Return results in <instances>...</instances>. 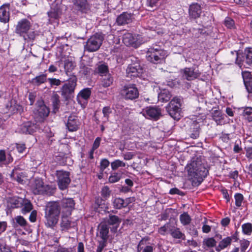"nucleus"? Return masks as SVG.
Returning a JSON list of instances; mask_svg holds the SVG:
<instances>
[{"label": "nucleus", "mask_w": 252, "mask_h": 252, "mask_svg": "<svg viewBox=\"0 0 252 252\" xmlns=\"http://www.w3.org/2000/svg\"><path fill=\"white\" fill-rule=\"evenodd\" d=\"M70 216L62 214L60 222V227L62 231H67L69 229L75 226V222L71 221L68 218Z\"/></svg>", "instance_id": "23"}, {"label": "nucleus", "mask_w": 252, "mask_h": 252, "mask_svg": "<svg viewBox=\"0 0 252 252\" xmlns=\"http://www.w3.org/2000/svg\"><path fill=\"white\" fill-rule=\"evenodd\" d=\"M243 233L247 235H251L252 233V224L251 223H246L242 225Z\"/></svg>", "instance_id": "42"}, {"label": "nucleus", "mask_w": 252, "mask_h": 252, "mask_svg": "<svg viewBox=\"0 0 252 252\" xmlns=\"http://www.w3.org/2000/svg\"><path fill=\"white\" fill-rule=\"evenodd\" d=\"M183 73V77L189 81L197 78L200 75L198 70L194 67H186L181 71Z\"/></svg>", "instance_id": "17"}, {"label": "nucleus", "mask_w": 252, "mask_h": 252, "mask_svg": "<svg viewBox=\"0 0 252 252\" xmlns=\"http://www.w3.org/2000/svg\"><path fill=\"white\" fill-rule=\"evenodd\" d=\"M138 36L133 35L131 33H126L123 36V42L127 46L137 47L139 44L137 38Z\"/></svg>", "instance_id": "18"}, {"label": "nucleus", "mask_w": 252, "mask_h": 252, "mask_svg": "<svg viewBox=\"0 0 252 252\" xmlns=\"http://www.w3.org/2000/svg\"><path fill=\"white\" fill-rule=\"evenodd\" d=\"M104 37L101 33H96L91 36L87 41L85 49L89 52L98 50L101 46Z\"/></svg>", "instance_id": "8"}, {"label": "nucleus", "mask_w": 252, "mask_h": 252, "mask_svg": "<svg viewBox=\"0 0 252 252\" xmlns=\"http://www.w3.org/2000/svg\"><path fill=\"white\" fill-rule=\"evenodd\" d=\"M112 113V110L109 106L104 107L102 109V113L104 117L106 118V120H108L109 115Z\"/></svg>", "instance_id": "58"}, {"label": "nucleus", "mask_w": 252, "mask_h": 252, "mask_svg": "<svg viewBox=\"0 0 252 252\" xmlns=\"http://www.w3.org/2000/svg\"><path fill=\"white\" fill-rule=\"evenodd\" d=\"M246 151V157L249 161L252 160V147H247L245 148Z\"/></svg>", "instance_id": "59"}, {"label": "nucleus", "mask_w": 252, "mask_h": 252, "mask_svg": "<svg viewBox=\"0 0 252 252\" xmlns=\"http://www.w3.org/2000/svg\"><path fill=\"white\" fill-rule=\"evenodd\" d=\"M171 225L169 222L165 223L163 226L159 228L158 232L161 235H165L167 231L170 232Z\"/></svg>", "instance_id": "44"}, {"label": "nucleus", "mask_w": 252, "mask_h": 252, "mask_svg": "<svg viewBox=\"0 0 252 252\" xmlns=\"http://www.w3.org/2000/svg\"><path fill=\"white\" fill-rule=\"evenodd\" d=\"M51 186L45 185L40 179H36L31 185V189L34 194H48L51 192Z\"/></svg>", "instance_id": "10"}, {"label": "nucleus", "mask_w": 252, "mask_h": 252, "mask_svg": "<svg viewBox=\"0 0 252 252\" xmlns=\"http://www.w3.org/2000/svg\"><path fill=\"white\" fill-rule=\"evenodd\" d=\"M9 8L6 5H3L0 7V21L6 23L9 20Z\"/></svg>", "instance_id": "27"}, {"label": "nucleus", "mask_w": 252, "mask_h": 252, "mask_svg": "<svg viewBox=\"0 0 252 252\" xmlns=\"http://www.w3.org/2000/svg\"><path fill=\"white\" fill-rule=\"evenodd\" d=\"M190 18L197 19L200 17L202 13V8L200 5L197 3H193L190 5L189 9Z\"/></svg>", "instance_id": "22"}, {"label": "nucleus", "mask_w": 252, "mask_h": 252, "mask_svg": "<svg viewBox=\"0 0 252 252\" xmlns=\"http://www.w3.org/2000/svg\"><path fill=\"white\" fill-rule=\"evenodd\" d=\"M109 227L106 223H101L97 227L96 238L97 246L95 252H102L106 247L109 238Z\"/></svg>", "instance_id": "4"}, {"label": "nucleus", "mask_w": 252, "mask_h": 252, "mask_svg": "<svg viewBox=\"0 0 252 252\" xmlns=\"http://www.w3.org/2000/svg\"><path fill=\"white\" fill-rule=\"evenodd\" d=\"M243 116L249 122H252V107L245 108L243 111Z\"/></svg>", "instance_id": "38"}, {"label": "nucleus", "mask_w": 252, "mask_h": 252, "mask_svg": "<svg viewBox=\"0 0 252 252\" xmlns=\"http://www.w3.org/2000/svg\"><path fill=\"white\" fill-rule=\"evenodd\" d=\"M111 192V191L108 186H104L101 189V195L106 199L110 197Z\"/></svg>", "instance_id": "49"}, {"label": "nucleus", "mask_w": 252, "mask_h": 252, "mask_svg": "<svg viewBox=\"0 0 252 252\" xmlns=\"http://www.w3.org/2000/svg\"><path fill=\"white\" fill-rule=\"evenodd\" d=\"M181 99L177 97H174L166 107L169 115L174 120H179L181 112Z\"/></svg>", "instance_id": "7"}, {"label": "nucleus", "mask_w": 252, "mask_h": 252, "mask_svg": "<svg viewBox=\"0 0 252 252\" xmlns=\"http://www.w3.org/2000/svg\"><path fill=\"white\" fill-rule=\"evenodd\" d=\"M32 209V205L30 202H25L23 207L22 209V213L25 214L30 212Z\"/></svg>", "instance_id": "52"}, {"label": "nucleus", "mask_w": 252, "mask_h": 252, "mask_svg": "<svg viewBox=\"0 0 252 252\" xmlns=\"http://www.w3.org/2000/svg\"><path fill=\"white\" fill-rule=\"evenodd\" d=\"M189 134L193 139H196L199 135V126L198 123L193 122L191 125Z\"/></svg>", "instance_id": "33"}, {"label": "nucleus", "mask_w": 252, "mask_h": 252, "mask_svg": "<svg viewBox=\"0 0 252 252\" xmlns=\"http://www.w3.org/2000/svg\"><path fill=\"white\" fill-rule=\"evenodd\" d=\"M122 96L126 99L133 100L139 96V91L134 84L125 85L121 91Z\"/></svg>", "instance_id": "12"}, {"label": "nucleus", "mask_w": 252, "mask_h": 252, "mask_svg": "<svg viewBox=\"0 0 252 252\" xmlns=\"http://www.w3.org/2000/svg\"><path fill=\"white\" fill-rule=\"evenodd\" d=\"M212 116L213 120L216 122L218 125H221L224 124L223 116L220 111H214Z\"/></svg>", "instance_id": "35"}, {"label": "nucleus", "mask_w": 252, "mask_h": 252, "mask_svg": "<svg viewBox=\"0 0 252 252\" xmlns=\"http://www.w3.org/2000/svg\"><path fill=\"white\" fill-rule=\"evenodd\" d=\"M100 141H101L100 137L96 138L94 143H93V147H92V149H93V150H94L97 149L100 145Z\"/></svg>", "instance_id": "62"}, {"label": "nucleus", "mask_w": 252, "mask_h": 252, "mask_svg": "<svg viewBox=\"0 0 252 252\" xmlns=\"http://www.w3.org/2000/svg\"><path fill=\"white\" fill-rule=\"evenodd\" d=\"M24 202V200L22 198L17 196L11 197L9 199V203L11 208H18L21 207Z\"/></svg>", "instance_id": "34"}, {"label": "nucleus", "mask_w": 252, "mask_h": 252, "mask_svg": "<svg viewBox=\"0 0 252 252\" xmlns=\"http://www.w3.org/2000/svg\"><path fill=\"white\" fill-rule=\"evenodd\" d=\"M94 72L99 74L101 76H106V75L109 74L108 66L105 63H99L96 64Z\"/></svg>", "instance_id": "28"}, {"label": "nucleus", "mask_w": 252, "mask_h": 252, "mask_svg": "<svg viewBox=\"0 0 252 252\" xmlns=\"http://www.w3.org/2000/svg\"><path fill=\"white\" fill-rule=\"evenodd\" d=\"M56 176L59 189L63 190L66 189L71 181L69 178V172L63 170H58L56 171Z\"/></svg>", "instance_id": "11"}, {"label": "nucleus", "mask_w": 252, "mask_h": 252, "mask_svg": "<svg viewBox=\"0 0 252 252\" xmlns=\"http://www.w3.org/2000/svg\"><path fill=\"white\" fill-rule=\"evenodd\" d=\"M225 26L229 29H232L235 28L234 21L230 17H226L224 21Z\"/></svg>", "instance_id": "48"}, {"label": "nucleus", "mask_w": 252, "mask_h": 252, "mask_svg": "<svg viewBox=\"0 0 252 252\" xmlns=\"http://www.w3.org/2000/svg\"><path fill=\"white\" fill-rule=\"evenodd\" d=\"M16 222L20 226L24 227L27 225V221L21 216H18L14 218Z\"/></svg>", "instance_id": "51"}, {"label": "nucleus", "mask_w": 252, "mask_h": 252, "mask_svg": "<svg viewBox=\"0 0 252 252\" xmlns=\"http://www.w3.org/2000/svg\"><path fill=\"white\" fill-rule=\"evenodd\" d=\"M159 0H147L146 5L150 8H153L157 6Z\"/></svg>", "instance_id": "60"}, {"label": "nucleus", "mask_w": 252, "mask_h": 252, "mask_svg": "<svg viewBox=\"0 0 252 252\" xmlns=\"http://www.w3.org/2000/svg\"><path fill=\"white\" fill-rule=\"evenodd\" d=\"M170 234L175 239H181L183 240L186 239L185 235L180 230V228L173 225H171Z\"/></svg>", "instance_id": "31"}, {"label": "nucleus", "mask_w": 252, "mask_h": 252, "mask_svg": "<svg viewBox=\"0 0 252 252\" xmlns=\"http://www.w3.org/2000/svg\"><path fill=\"white\" fill-rule=\"evenodd\" d=\"M121 222V220L117 216L109 215V218L107 220V222L108 225H113L111 231L113 232H116Z\"/></svg>", "instance_id": "26"}, {"label": "nucleus", "mask_w": 252, "mask_h": 252, "mask_svg": "<svg viewBox=\"0 0 252 252\" xmlns=\"http://www.w3.org/2000/svg\"><path fill=\"white\" fill-rule=\"evenodd\" d=\"M232 54H236V63L240 67L242 65H251L252 64V48H247L244 52L231 51Z\"/></svg>", "instance_id": "6"}, {"label": "nucleus", "mask_w": 252, "mask_h": 252, "mask_svg": "<svg viewBox=\"0 0 252 252\" xmlns=\"http://www.w3.org/2000/svg\"><path fill=\"white\" fill-rule=\"evenodd\" d=\"M105 76V77L104 78L102 81V85L104 87H107L112 84L113 79L110 74H108Z\"/></svg>", "instance_id": "45"}, {"label": "nucleus", "mask_w": 252, "mask_h": 252, "mask_svg": "<svg viewBox=\"0 0 252 252\" xmlns=\"http://www.w3.org/2000/svg\"><path fill=\"white\" fill-rule=\"evenodd\" d=\"M111 165L112 170H115L120 167H125L126 163L119 159H117L112 162Z\"/></svg>", "instance_id": "47"}, {"label": "nucleus", "mask_w": 252, "mask_h": 252, "mask_svg": "<svg viewBox=\"0 0 252 252\" xmlns=\"http://www.w3.org/2000/svg\"><path fill=\"white\" fill-rule=\"evenodd\" d=\"M133 19V13L124 12L117 17L116 23L118 25L122 26L131 23Z\"/></svg>", "instance_id": "19"}, {"label": "nucleus", "mask_w": 252, "mask_h": 252, "mask_svg": "<svg viewBox=\"0 0 252 252\" xmlns=\"http://www.w3.org/2000/svg\"><path fill=\"white\" fill-rule=\"evenodd\" d=\"M49 18V21L50 23L54 21V20L58 19L60 17V13L58 9H51L47 13Z\"/></svg>", "instance_id": "37"}, {"label": "nucleus", "mask_w": 252, "mask_h": 252, "mask_svg": "<svg viewBox=\"0 0 252 252\" xmlns=\"http://www.w3.org/2000/svg\"><path fill=\"white\" fill-rule=\"evenodd\" d=\"M189 176L193 182L196 181L200 184L209 173V169L203 164L201 160L197 158L193 159L186 167Z\"/></svg>", "instance_id": "1"}, {"label": "nucleus", "mask_w": 252, "mask_h": 252, "mask_svg": "<svg viewBox=\"0 0 252 252\" xmlns=\"http://www.w3.org/2000/svg\"><path fill=\"white\" fill-rule=\"evenodd\" d=\"M77 77L75 75H71L67 80V83L64 84L62 89V94L65 97L74 92L76 86Z\"/></svg>", "instance_id": "13"}, {"label": "nucleus", "mask_w": 252, "mask_h": 252, "mask_svg": "<svg viewBox=\"0 0 252 252\" xmlns=\"http://www.w3.org/2000/svg\"><path fill=\"white\" fill-rule=\"evenodd\" d=\"M76 63L74 62L66 59L64 61V68L66 74L71 77V75H74L71 74V72L75 68Z\"/></svg>", "instance_id": "29"}, {"label": "nucleus", "mask_w": 252, "mask_h": 252, "mask_svg": "<svg viewBox=\"0 0 252 252\" xmlns=\"http://www.w3.org/2000/svg\"><path fill=\"white\" fill-rule=\"evenodd\" d=\"M36 126L31 122L28 121L24 123L19 127L18 130L19 132L24 134H32L35 131Z\"/></svg>", "instance_id": "21"}, {"label": "nucleus", "mask_w": 252, "mask_h": 252, "mask_svg": "<svg viewBox=\"0 0 252 252\" xmlns=\"http://www.w3.org/2000/svg\"><path fill=\"white\" fill-rule=\"evenodd\" d=\"M232 242V238L230 237H227L222 239L219 243L218 246L216 247V250L217 252H220L221 250L227 248L230 245Z\"/></svg>", "instance_id": "32"}, {"label": "nucleus", "mask_w": 252, "mask_h": 252, "mask_svg": "<svg viewBox=\"0 0 252 252\" xmlns=\"http://www.w3.org/2000/svg\"><path fill=\"white\" fill-rule=\"evenodd\" d=\"M135 156L133 152H127L123 155L125 160H128L132 159Z\"/></svg>", "instance_id": "64"}, {"label": "nucleus", "mask_w": 252, "mask_h": 252, "mask_svg": "<svg viewBox=\"0 0 252 252\" xmlns=\"http://www.w3.org/2000/svg\"><path fill=\"white\" fill-rule=\"evenodd\" d=\"M80 122L77 117L75 116H70L68 117L66 126L69 131H76L79 128Z\"/></svg>", "instance_id": "24"}, {"label": "nucleus", "mask_w": 252, "mask_h": 252, "mask_svg": "<svg viewBox=\"0 0 252 252\" xmlns=\"http://www.w3.org/2000/svg\"><path fill=\"white\" fill-rule=\"evenodd\" d=\"M180 220L183 225H186L190 222L191 219L187 213H184L180 215Z\"/></svg>", "instance_id": "41"}, {"label": "nucleus", "mask_w": 252, "mask_h": 252, "mask_svg": "<svg viewBox=\"0 0 252 252\" xmlns=\"http://www.w3.org/2000/svg\"><path fill=\"white\" fill-rule=\"evenodd\" d=\"M52 102L53 108V112L56 113L59 110L60 106V96L57 94H54L52 97Z\"/></svg>", "instance_id": "36"}, {"label": "nucleus", "mask_w": 252, "mask_h": 252, "mask_svg": "<svg viewBox=\"0 0 252 252\" xmlns=\"http://www.w3.org/2000/svg\"><path fill=\"white\" fill-rule=\"evenodd\" d=\"M91 94V91L90 88H86L82 90L79 94L80 96H81L84 99H88Z\"/></svg>", "instance_id": "46"}, {"label": "nucleus", "mask_w": 252, "mask_h": 252, "mask_svg": "<svg viewBox=\"0 0 252 252\" xmlns=\"http://www.w3.org/2000/svg\"><path fill=\"white\" fill-rule=\"evenodd\" d=\"M121 178L120 174L118 173H114L112 174L109 178V182L111 183H114L119 181Z\"/></svg>", "instance_id": "55"}, {"label": "nucleus", "mask_w": 252, "mask_h": 252, "mask_svg": "<svg viewBox=\"0 0 252 252\" xmlns=\"http://www.w3.org/2000/svg\"><path fill=\"white\" fill-rule=\"evenodd\" d=\"M171 97L170 93L166 90H164L158 95V98L162 102H167L169 101Z\"/></svg>", "instance_id": "40"}, {"label": "nucleus", "mask_w": 252, "mask_h": 252, "mask_svg": "<svg viewBox=\"0 0 252 252\" xmlns=\"http://www.w3.org/2000/svg\"><path fill=\"white\" fill-rule=\"evenodd\" d=\"M166 57V52L161 48L151 46L146 53L147 60L153 63H161Z\"/></svg>", "instance_id": "5"}, {"label": "nucleus", "mask_w": 252, "mask_h": 252, "mask_svg": "<svg viewBox=\"0 0 252 252\" xmlns=\"http://www.w3.org/2000/svg\"><path fill=\"white\" fill-rule=\"evenodd\" d=\"M234 198L236 206L238 207L241 206L242 203L244 200L243 195L241 193H237L235 194Z\"/></svg>", "instance_id": "50"}, {"label": "nucleus", "mask_w": 252, "mask_h": 252, "mask_svg": "<svg viewBox=\"0 0 252 252\" xmlns=\"http://www.w3.org/2000/svg\"><path fill=\"white\" fill-rule=\"evenodd\" d=\"M114 208L116 209H121L125 208L124 199L121 198H116L113 201Z\"/></svg>", "instance_id": "39"}, {"label": "nucleus", "mask_w": 252, "mask_h": 252, "mask_svg": "<svg viewBox=\"0 0 252 252\" xmlns=\"http://www.w3.org/2000/svg\"><path fill=\"white\" fill-rule=\"evenodd\" d=\"M217 241L214 238H208L203 241V245L208 248H212L216 246Z\"/></svg>", "instance_id": "43"}, {"label": "nucleus", "mask_w": 252, "mask_h": 252, "mask_svg": "<svg viewBox=\"0 0 252 252\" xmlns=\"http://www.w3.org/2000/svg\"><path fill=\"white\" fill-rule=\"evenodd\" d=\"M32 26V24L29 20L26 18L22 19L15 26L14 32L27 42L33 41L38 34L34 31H31Z\"/></svg>", "instance_id": "2"}, {"label": "nucleus", "mask_w": 252, "mask_h": 252, "mask_svg": "<svg viewBox=\"0 0 252 252\" xmlns=\"http://www.w3.org/2000/svg\"><path fill=\"white\" fill-rule=\"evenodd\" d=\"M62 213L60 204L57 202H48L45 208V224L49 227L55 226Z\"/></svg>", "instance_id": "3"}, {"label": "nucleus", "mask_w": 252, "mask_h": 252, "mask_svg": "<svg viewBox=\"0 0 252 252\" xmlns=\"http://www.w3.org/2000/svg\"><path fill=\"white\" fill-rule=\"evenodd\" d=\"M110 162L106 158H102L100 163V171L102 173L103 171L109 166Z\"/></svg>", "instance_id": "53"}, {"label": "nucleus", "mask_w": 252, "mask_h": 252, "mask_svg": "<svg viewBox=\"0 0 252 252\" xmlns=\"http://www.w3.org/2000/svg\"><path fill=\"white\" fill-rule=\"evenodd\" d=\"M47 81L49 82L51 87L54 86H58L61 84V81L59 79L48 78Z\"/></svg>", "instance_id": "56"}, {"label": "nucleus", "mask_w": 252, "mask_h": 252, "mask_svg": "<svg viewBox=\"0 0 252 252\" xmlns=\"http://www.w3.org/2000/svg\"><path fill=\"white\" fill-rule=\"evenodd\" d=\"M146 241L141 240L137 247V252H154L155 249L154 244H145Z\"/></svg>", "instance_id": "25"}, {"label": "nucleus", "mask_w": 252, "mask_h": 252, "mask_svg": "<svg viewBox=\"0 0 252 252\" xmlns=\"http://www.w3.org/2000/svg\"><path fill=\"white\" fill-rule=\"evenodd\" d=\"M169 193L170 194H179L181 196H184L185 195V193L183 191L180 190L176 188L171 189L169 191Z\"/></svg>", "instance_id": "61"}, {"label": "nucleus", "mask_w": 252, "mask_h": 252, "mask_svg": "<svg viewBox=\"0 0 252 252\" xmlns=\"http://www.w3.org/2000/svg\"><path fill=\"white\" fill-rule=\"evenodd\" d=\"M142 115L146 118L158 120L161 116V110L157 106H149L143 109Z\"/></svg>", "instance_id": "14"}, {"label": "nucleus", "mask_w": 252, "mask_h": 252, "mask_svg": "<svg viewBox=\"0 0 252 252\" xmlns=\"http://www.w3.org/2000/svg\"><path fill=\"white\" fill-rule=\"evenodd\" d=\"M245 87L249 93H252V79L249 81H246L244 84Z\"/></svg>", "instance_id": "63"}, {"label": "nucleus", "mask_w": 252, "mask_h": 252, "mask_svg": "<svg viewBox=\"0 0 252 252\" xmlns=\"http://www.w3.org/2000/svg\"><path fill=\"white\" fill-rule=\"evenodd\" d=\"M143 68L138 62L129 64L126 69V75L127 77H136L142 74Z\"/></svg>", "instance_id": "15"}, {"label": "nucleus", "mask_w": 252, "mask_h": 252, "mask_svg": "<svg viewBox=\"0 0 252 252\" xmlns=\"http://www.w3.org/2000/svg\"><path fill=\"white\" fill-rule=\"evenodd\" d=\"M62 214L65 215H71L72 210L74 209L75 202L72 198H63L61 203Z\"/></svg>", "instance_id": "16"}, {"label": "nucleus", "mask_w": 252, "mask_h": 252, "mask_svg": "<svg viewBox=\"0 0 252 252\" xmlns=\"http://www.w3.org/2000/svg\"><path fill=\"white\" fill-rule=\"evenodd\" d=\"M91 68H90L89 67L84 65V64H81L80 65V73L83 74V75H89L90 74L91 72Z\"/></svg>", "instance_id": "54"}, {"label": "nucleus", "mask_w": 252, "mask_h": 252, "mask_svg": "<svg viewBox=\"0 0 252 252\" xmlns=\"http://www.w3.org/2000/svg\"><path fill=\"white\" fill-rule=\"evenodd\" d=\"M75 9L82 13H87L90 8L87 0H72Z\"/></svg>", "instance_id": "20"}, {"label": "nucleus", "mask_w": 252, "mask_h": 252, "mask_svg": "<svg viewBox=\"0 0 252 252\" xmlns=\"http://www.w3.org/2000/svg\"><path fill=\"white\" fill-rule=\"evenodd\" d=\"M47 80V75L46 74L42 73L32 78L31 82L33 86H39L46 82Z\"/></svg>", "instance_id": "30"}, {"label": "nucleus", "mask_w": 252, "mask_h": 252, "mask_svg": "<svg viewBox=\"0 0 252 252\" xmlns=\"http://www.w3.org/2000/svg\"><path fill=\"white\" fill-rule=\"evenodd\" d=\"M49 109L44 104L43 101L38 102L37 106L34 111V119L37 123H43L48 116Z\"/></svg>", "instance_id": "9"}, {"label": "nucleus", "mask_w": 252, "mask_h": 252, "mask_svg": "<svg viewBox=\"0 0 252 252\" xmlns=\"http://www.w3.org/2000/svg\"><path fill=\"white\" fill-rule=\"evenodd\" d=\"M242 77L244 84L246 83V81L252 80V74L249 71L242 72Z\"/></svg>", "instance_id": "57"}]
</instances>
